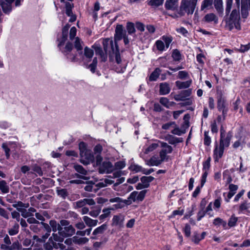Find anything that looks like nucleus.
Wrapping results in <instances>:
<instances>
[{
    "instance_id": "1",
    "label": "nucleus",
    "mask_w": 250,
    "mask_h": 250,
    "mask_svg": "<svg viewBox=\"0 0 250 250\" xmlns=\"http://www.w3.org/2000/svg\"><path fill=\"white\" fill-rule=\"evenodd\" d=\"M126 31L124 30V27L122 25L118 24L115 29L114 42L112 40H110L109 39H105L103 42L104 50L107 52L108 47L111 48L112 54H115V61L118 64L121 63L122 60L117 41L121 40L126 35Z\"/></svg>"
},
{
    "instance_id": "2",
    "label": "nucleus",
    "mask_w": 250,
    "mask_h": 250,
    "mask_svg": "<svg viewBox=\"0 0 250 250\" xmlns=\"http://www.w3.org/2000/svg\"><path fill=\"white\" fill-rule=\"evenodd\" d=\"M80 150V162L84 165H87L94 161V157L92 151L87 149L86 144L81 142L79 145Z\"/></svg>"
},
{
    "instance_id": "3",
    "label": "nucleus",
    "mask_w": 250,
    "mask_h": 250,
    "mask_svg": "<svg viewBox=\"0 0 250 250\" xmlns=\"http://www.w3.org/2000/svg\"><path fill=\"white\" fill-rule=\"evenodd\" d=\"M197 1V0H182L178 13L179 16L175 15V16L181 17L185 13L192 14L195 9Z\"/></svg>"
},
{
    "instance_id": "4",
    "label": "nucleus",
    "mask_w": 250,
    "mask_h": 250,
    "mask_svg": "<svg viewBox=\"0 0 250 250\" xmlns=\"http://www.w3.org/2000/svg\"><path fill=\"white\" fill-rule=\"evenodd\" d=\"M92 48L95 50L96 54L100 56L102 62H105L106 61L107 53L109 54V61L110 62H113L114 58L115 59V54H112V50L111 48L109 47L107 52L104 50L105 53H104L101 47L96 43L92 45Z\"/></svg>"
},
{
    "instance_id": "5",
    "label": "nucleus",
    "mask_w": 250,
    "mask_h": 250,
    "mask_svg": "<svg viewBox=\"0 0 250 250\" xmlns=\"http://www.w3.org/2000/svg\"><path fill=\"white\" fill-rule=\"evenodd\" d=\"M232 137V133L231 132L229 131L228 133L221 127L220 129V145L225 147H227L229 146L230 141Z\"/></svg>"
},
{
    "instance_id": "6",
    "label": "nucleus",
    "mask_w": 250,
    "mask_h": 250,
    "mask_svg": "<svg viewBox=\"0 0 250 250\" xmlns=\"http://www.w3.org/2000/svg\"><path fill=\"white\" fill-rule=\"evenodd\" d=\"M162 148L159 152L160 156L162 157L167 162L169 160V156L167 155L168 154L171 153L173 151L172 146L168 145L167 143L158 141Z\"/></svg>"
},
{
    "instance_id": "7",
    "label": "nucleus",
    "mask_w": 250,
    "mask_h": 250,
    "mask_svg": "<svg viewBox=\"0 0 250 250\" xmlns=\"http://www.w3.org/2000/svg\"><path fill=\"white\" fill-rule=\"evenodd\" d=\"M114 169L112 164L108 161L103 162L98 168L99 172L101 174L110 173L113 171Z\"/></svg>"
},
{
    "instance_id": "8",
    "label": "nucleus",
    "mask_w": 250,
    "mask_h": 250,
    "mask_svg": "<svg viewBox=\"0 0 250 250\" xmlns=\"http://www.w3.org/2000/svg\"><path fill=\"white\" fill-rule=\"evenodd\" d=\"M240 20V15H239V9H233L230 14L229 22H230V24H234L235 27L237 29H240V26L239 23V21Z\"/></svg>"
},
{
    "instance_id": "9",
    "label": "nucleus",
    "mask_w": 250,
    "mask_h": 250,
    "mask_svg": "<svg viewBox=\"0 0 250 250\" xmlns=\"http://www.w3.org/2000/svg\"><path fill=\"white\" fill-rule=\"evenodd\" d=\"M125 216L122 214L114 215L112 218V226H115L119 230L124 227Z\"/></svg>"
},
{
    "instance_id": "10",
    "label": "nucleus",
    "mask_w": 250,
    "mask_h": 250,
    "mask_svg": "<svg viewBox=\"0 0 250 250\" xmlns=\"http://www.w3.org/2000/svg\"><path fill=\"white\" fill-rule=\"evenodd\" d=\"M165 161L166 160L162 157L154 155L146 162V164L149 166H158Z\"/></svg>"
},
{
    "instance_id": "11",
    "label": "nucleus",
    "mask_w": 250,
    "mask_h": 250,
    "mask_svg": "<svg viewBox=\"0 0 250 250\" xmlns=\"http://www.w3.org/2000/svg\"><path fill=\"white\" fill-rule=\"evenodd\" d=\"M75 233V229L71 225L65 227H61V230H59V234L62 237L71 236Z\"/></svg>"
},
{
    "instance_id": "12",
    "label": "nucleus",
    "mask_w": 250,
    "mask_h": 250,
    "mask_svg": "<svg viewBox=\"0 0 250 250\" xmlns=\"http://www.w3.org/2000/svg\"><path fill=\"white\" fill-rule=\"evenodd\" d=\"M108 225L106 223L103 224L101 226L95 229L92 232V236L91 238L92 239H97L98 237L104 233L107 229Z\"/></svg>"
},
{
    "instance_id": "13",
    "label": "nucleus",
    "mask_w": 250,
    "mask_h": 250,
    "mask_svg": "<svg viewBox=\"0 0 250 250\" xmlns=\"http://www.w3.org/2000/svg\"><path fill=\"white\" fill-rule=\"evenodd\" d=\"M73 7V3L70 2H65V13L67 16L70 17L69 21L71 22L75 21L76 20V16L73 14L72 10Z\"/></svg>"
},
{
    "instance_id": "14",
    "label": "nucleus",
    "mask_w": 250,
    "mask_h": 250,
    "mask_svg": "<svg viewBox=\"0 0 250 250\" xmlns=\"http://www.w3.org/2000/svg\"><path fill=\"white\" fill-rule=\"evenodd\" d=\"M191 92L192 89L190 88L181 91L179 94L175 95L174 98L177 101H184L191 95Z\"/></svg>"
},
{
    "instance_id": "15",
    "label": "nucleus",
    "mask_w": 250,
    "mask_h": 250,
    "mask_svg": "<svg viewBox=\"0 0 250 250\" xmlns=\"http://www.w3.org/2000/svg\"><path fill=\"white\" fill-rule=\"evenodd\" d=\"M165 139L171 145H176L177 143L183 142L182 138H177L170 134H168L166 136Z\"/></svg>"
},
{
    "instance_id": "16",
    "label": "nucleus",
    "mask_w": 250,
    "mask_h": 250,
    "mask_svg": "<svg viewBox=\"0 0 250 250\" xmlns=\"http://www.w3.org/2000/svg\"><path fill=\"white\" fill-rule=\"evenodd\" d=\"M165 6L167 10H175L178 7V0H167Z\"/></svg>"
},
{
    "instance_id": "17",
    "label": "nucleus",
    "mask_w": 250,
    "mask_h": 250,
    "mask_svg": "<svg viewBox=\"0 0 250 250\" xmlns=\"http://www.w3.org/2000/svg\"><path fill=\"white\" fill-rule=\"evenodd\" d=\"M170 88L167 83H162L160 84L159 93L161 95H167L169 93Z\"/></svg>"
},
{
    "instance_id": "18",
    "label": "nucleus",
    "mask_w": 250,
    "mask_h": 250,
    "mask_svg": "<svg viewBox=\"0 0 250 250\" xmlns=\"http://www.w3.org/2000/svg\"><path fill=\"white\" fill-rule=\"evenodd\" d=\"M70 27V25L69 24H66L62 29V38L60 42L58 44V46L63 44L66 41L67 38V34L68 31Z\"/></svg>"
},
{
    "instance_id": "19",
    "label": "nucleus",
    "mask_w": 250,
    "mask_h": 250,
    "mask_svg": "<svg viewBox=\"0 0 250 250\" xmlns=\"http://www.w3.org/2000/svg\"><path fill=\"white\" fill-rule=\"evenodd\" d=\"M51 244L53 249H59V250H75L73 248H68L67 249H65L66 247L62 243L56 242L52 239L51 240Z\"/></svg>"
},
{
    "instance_id": "20",
    "label": "nucleus",
    "mask_w": 250,
    "mask_h": 250,
    "mask_svg": "<svg viewBox=\"0 0 250 250\" xmlns=\"http://www.w3.org/2000/svg\"><path fill=\"white\" fill-rule=\"evenodd\" d=\"M83 219L86 226L90 228L97 226L98 223V220L92 219L87 216H83Z\"/></svg>"
},
{
    "instance_id": "21",
    "label": "nucleus",
    "mask_w": 250,
    "mask_h": 250,
    "mask_svg": "<svg viewBox=\"0 0 250 250\" xmlns=\"http://www.w3.org/2000/svg\"><path fill=\"white\" fill-rule=\"evenodd\" d=\"M137 191H134L132 192L127 199L124 200L123 203L127 205H129L131 204L132 202L137 201Z\"/></svg>"
},
{
    "instance_id": "22",
    "label": "nucleus",
    "mask_w": 250,
    "mask_h": 250,
    "mask_svg": "<svg viewBox=\"0 0 250 250\" xmlns=\"http://www.w3.org/2000/svg\"><path fill=\"white\" fill-rule=\"evenodd\" d=\"M191 83V80H189L185 82L177 81L175 82L176 86L180 89L189 87Z\"/></svg>"
},
{
    "instance_id": "23",
    "label": "nucleus",
    "mask_w": 250,
    "mask_h": 250,
    "mask_svg": "<svg viewBox=\"0 0 250 250\" xmlns=\"http://www.w3.org/2000/svg\"><path fill=\"white\" fill-rule=\"evenodd\" d=\"M9 187L7 182L3 180H0V190L3 193H7L9 191Z\"/></svg>"
},
{
    "instance_id": "24",
    "label": "nucleus",
    "mask_w": 250,
    "mask_h": 250,
    "mask_svg": "<svg viewBox=\"0 0 250 250\" xmlns=\"http://www.w3.org/2000/svg\"><path fill=\"white\" fill-rule=\"evenodd\" d=\"M161 71V70L159 68H155L149 76V80L151 82L156 81L159 77Z\"/></svg>"
},
{
    "instance_id": "25",
    "label": "nucleus",
    "mask_w": 250,
    "mask_h": 250,
    "mask_svg": "<svg viewBox=\"0 0 250 250\" xmlns=\"http://www.w3.org/2000/svg\"><path fill=\"white\" fill-rule=\"evenodd\" d=\"M249 208H250V203L245 200L240 205L238 213H244L245 211H247Z\"/></svg>"
},
{
    "instance_id": "26",
    "label": "nucleus",
    "mask_w": 250,
    "mask_h": 250,
    "mask_svg": "<svg viewBox=\"0 0 250 250\" xmlns=\"http://www.w3.org/2000/svg\"><path fill=\"white\" fill-rule=\"evenodd\" d=\"M160 103L167 108L174 105L175 103L173 102H169L168 99L166 97H162L160 99Z\"/></svg>"
},
{
    "instance_id": "27",
    "label": "nucleus",
    "mask_w": 250,
    "mask_h": 250,
    "mask_svg": "<svg viewBox=\"0 0 250 250\" xmlns=\"http://www.w3.org/2000/svg\"><path fill=\"white\" fill-rule=\"evenodd\" d=\"M204 20L208 22L214 21V23H217L218 22V18L213 13H209L205 15Z\"/></svg>"
},
{
    "instance_id": "28",
    "label": "nucleus",
    "mask_w": 250,
    "mask_h": 250,
    "mask_svg": "<svg viewBox=\"0 0 250 250\" xmlns=\"http://www.w3.org/2000/svg\"><path fill=\"white\" fill-rule=\"evenodd\" d=\"M73 242L78 245H83L86 243L89 239L86 237H79L77 236H74L72 238Z\"/></svg>"
},
{
    "instance_id": "29",
    "label": "nucleus",
    "mask_w": 250,
    "mask_h": 250,
    "mask_svg": "<svg viewBox=\"0 0 250 250\" xmlns=\"http://www.w3.org/2000/svg\"><path fill=\"white\" fill-rule=\"evenodd\" d=\"M214 4L218 13L222 14L224 11L222 0H214Z\"/></svg>"
},
{
    "instance_id": "30",
    "label": "nucleus",
    "mask_w": 250,
    "mask_h": 250,
    "mask_svg": "<svg viewBox=\"0 0 250 250\" xmlns=\"http://www.w3.org/2000/svg\"><path fill=\"white\" fill-rule=\"evenodd\" d=\"M82 43H83V42H82L78 37H76L75 38L74 47L77 49L80 55H82L83 53V46L82 45Z\"/></svg>"
},
{
    "instance_id": "31",
    "label": "nucleus",
    "mask_w": 250,
    "mask_h": 250,
    "mask_svg": "<svg viewBox=\"0 0 250 250\" xmlns=\"http://www.w3.org/2000/svg\"><path fill=\"white\" fill-rule=\"evenodd\" d=\"M49 225L51 230L54 232H56L57 230L59 232V230H61V227L60 226V225H59V223H58L55 220H50Z\"/></svg>"
},
{
    "instance_id": "32",
    "label": "nucleus",
    "mask_w": 250,
    "mask_h": 250,
    "mask_svg": "<svg viewBox=\"0 0 250 250\" xmlns=\"http://www.w3.org/2000/svg\"><path fill=\"white\" fill-rule=\"evenodd\" d=\"M190 118V116L189 114H187L185 115L184 118H183L184 122L182 125L181 128V129H185V130L186 131L187 129L188 128V127L189 126V121Z\"/></svg>"
},
{
    "instance_id": "33",
    "label": "nucleus",
    "mask_w": 250,
    "mask_h": 250,
    "mask_svg": "<svg viewBox=\"0 0 250 250\" xmlns=\"http://www.w3.org/2000/svg\"><path fill=\"white\" fill-rule=\"evenodd\" d=\"M154 179L152 176H143L141 178V182L145 184V188H148L149 186V183Z\"/></svg>"
},
{
    "instance_id": "34",
    "label": "nucleus",
    "mask_w": 250,
    "mask_h": 250,
    "mask_svg": "<svg viewBox=\"0 0 250 250\" xmlns=\"http://www.w3.org/2000/svg\"><path fill=\"white\" fill-rule=\"evenodd\" d=\"M12 206L17 208H26L29 207V203H23L21 201H16L12 205Z\"/></svg>"
},
{
    "instance_id": "35",
    "label": "nucleus",
    "mask_w": 250,
    "mask_h": 250,
    "mask_svg": "<svg viewBox=\"0 0 250 250\" xmlns=\"http://www.w3.org/2000/svg\"><path fill=\"white\" fill-rule=\"evenodd\" d=\"M20 226L18 223H15L12 227L9 229L8 233L10 235H15L18 233L19 231Z\"/></svg>"
},
{
    "instance_id": "36",
    "label": "nucleus",
    "mask_w": 250,
    "mask_h": 250,
    "mask_svg": "<svg viewBox=\"0 0 250 250\" xmlns=\"http://www.w3.org/2000/svg\"><path fill=\"white\" fill-rule=\"evenodd\" d=\"M173 128V129L171 131V133L173 134L180 136L182 134H185L186 133L185 129H181L176 124Z\"/></svg>"
},
{
    "instance_id": "37",
    "label": "nucleus",
    "mask_w": 250,
    "mask_h": 250,
    "mask_svg": "<svg viewBox=\"0 0 250 250\" xmlns=\"http://www.w3.org/2000/svg\"><path fill=\"white\" fill-rule=\"evenodd\" d=\"M74 168L77 172L84 176L87 174V170H85L81 165L78 164L75 165L74 166Z\"/></svg>"
},
{
    "instance_id": "38",
    "label": "nucleus",
    "mask_w": 250,
    "mask_h": 250,
    "mask_svg": "<svg viewBox=\"0 0 250 250\" xmlns=\"http://www.w3.org/2000/svg\"><path fill=\"white\" fill-rule=\"evenodd\" d=\"M126 28L128 34L132 35L135 33L136 30L133 23L131 22H127Z\"/></svg>"
},
{
    "instance_id": "39",
    "label": "nucleus",
    "mask_w": 250,
    "mask_h": 250,
    "mask_svg": "<svg viewBox=\"0 0 250 250\" xmlns=\"http://www.w3.org/2000/svg\"><path fill=\"white\" fill-rule=\"evenodd\" d=\"M129 169L132 171H134L136 173L141 172H143L144 168L141 166L137 165V164H132L129 167Z\"/></svg>"
},
{
    "instance_id": "40",
    "label": "nucleus",
    "mask_w": 250,
    "mask_h": 250,
    "mask_svg": "<svg viewBox=\"0 0 250 250\" xmlns=\"http://www.w3.org/2000/svg\"><path fill=\"white\" fill-rule=\"evenodd\" d=\"M40 224H41L46 231V233L45 234L44 237L47 238L50 235V233L51 231V229L50 225H48L47 223H44L43 222H40Z\"/></svg>"
},
{
    "instance_id": "41",
    "label": "nucleus",
    "mask_w": 250,
    "mask_h": 250,
    "mask_svg": "<svg viewBox=\"0 0 250 250\" xmlns=\"http://www.w3.org/2000/svg\"><path fill=\"white\" fill-rule=\"evenodd\" d=\"M162 40L165 42V46L166 48H168L169 46L170 43L172 42L173 40V38L172 36L169 35H164L161 37Z\"/></svg>"
},
{
    "instance_id": "42",
    "label": "nucleus",
    "mask_w": 250,
    "mask_h": 250,
    "mask_svg": "<svg viewBox=\"0 0 250 250\" xmlns=\"http://www.w3.org/2000/svg\"><path fill=\"white\" fill-rule=\"evenodd\" d=\"M57 193L58 196L65 199L68 195V192L66 189L60 188L57 190Z\"/></svg>"
},
{
    "instance_id": "43",
    "label": "nucleus",
    "mask_w": 250,
    "mask_h": 250,
    "mask_svg": "<svg viewBox=\"0 0 250 250\" xmlns=\"http://www.w3.org/2000/svg\"><path fill=\"white\" fill-rule=\"evenodd\" d=\"M238 219V217H236L234 214L232 215L229 220L228 226L230 228L235 226L237 224Z\"/></svg>"
},
{
    "instance_id": "44",
    "label": "nucleus",
    "mask_w": 250,
    "mask_h": 250,
    "mask_svg": "<svg viewBox=\"0 0 250 250\" xmlns=\"http://www.w3.org/2000/svg\"><path fill=\"white\" fill-rule=\"evenodd\" d=\"M97 63L98 61L97 58H94L92 62L89 65H88L86 67L89 69L92 73H94L95 72Z\"/></svg>"
},
{
    "instance_id": "45",
    "label": "nucleus",
    "mask_w": 250,
    "mask_h": 250,
    "mask_svg": "<svg viewBox=\"0 0 250 250\" xmlns=\"http://www.w3.org/2000/svg\"><path fill=\"white\" fill-rule=\"evenodd\" d=\"M171 56L175 61L179 62L181 60V54L178 49L173 50Z\"/></svg>"
},
{
    "instance_id": "46",
    "label": "nucleus",
    "mask_w": 250,
    "mask_h": 250,
    "mask_svg": "<svg viewBox=\"0 0 250 250\" xmlns=\"http://www.w3.org/2000/svg\"><path fill=\"white\" fill-rule=\"evenodd\" d=\"M241 13L243 18H246L248 16V6L244 2L242 3Z\"/></svg>"
},
{
    "instance_id": "47",
    "label": "nucleus",
    "mask_w": 250,
    "mask_h": 250,
    "mask_svg": "<svg viewBox=\"0 0 250 250\" xmlns=\"http://www.w3.org/2000/svg\"><path fill=\"white\" fill-rule=\"evenodd\" d=\"M224 148L225 147L221 146L220 145L219 148H218L217 146H216L214 150V154L217 157L220 158L223 156Z\"/></svg>"
},
{
    "instance_id": "48",
    "label": "nucleus",
    "mask_w": 250,
    "mask_h": 250,
    "mask_svg": "<svg viewBox=\"0 0 250 250\" xmlns=\"http://www.w3.org/2000/svg\"><path fill=\"white\" fill-rule=\"evenodd\" d=\"M213 223L215 226L222 225L224 228H226L227 226L226 222L219 217L214 219Z\"/></svg>"
},
{
    "instance_id": "49",
    "label": "nucleus",
    "mask_w": 250,
    "mask_h": 250,
    "mask_svg": "<svg viewBox=\"0 0 250 250\" xmlns=\"http://www.w3.org/2000/svg\"><path fill=\"white\" fill-rule=\"evenodd\" d=\"M94 55L93 50L88 47H85L84 49V55L88 59L92 58Z\"/></svg>"
},
{
    "instance_id": "50",
    "label": "nucleus",
    "mask_w": 250,
    "mask_h": 250,
    "mask_svg": "<svg viewBox=\"0 0 250 250\" xmlns=\"http://www.w3.org/2000/svg\"><path fill=\"white\" fill-rule=\"evenodd\" d=\"M21 248V245L18 241L14 242L11 245H9V250H20Z\"/></svg>"
},
{
    "instance_id": "51",
    "label": "nucleus",
    "mask_w": 250,
    "mask_h": 250,
    "mask_svg": "<svg viewBox=\"0 0 250 250\" xmlns=\"http://www.w3.org/2000/svg\"><path fill=\"white\" fill-rule=\"evenodd\" d=\"M18 211L21 212V215L25 218L33 216V214H31L25 208H18Z\"/></svg>"
},
{
    "instance_id": "52",
    "label": "nucleus",
    "mask_w": 250,
    "mask_h": 250,
    "mask_svg": "<svg viewBox=\"0 0 250 250\" xmlns=\"http://www.w3.org/2000/svg\"><path fill=\"white\" fill-rule=\"evenodd\" d=\"M217 107L220 111H222L223 114L225 113V101L222 98L218 100Z\"/></svg>"
},
{
    "instance_id": "53",
    "label": "nucleus",
    "mask_w": 250,
    "mask_h": 250,
    "mask_svg": "<svg viewBox=\"0 0 250 250\" xmlns=\"http://www.w3.org/2000/svg\"><path fill=\"white\" fill-rule=\"evenodd\" d=\"M159 146V144L158 143H153L151 144L146 149L145 153L148 154V153L152 152L154 150L156 149Z\"/></svg>"
},
{
    "instance_id": "54",
    "label": "nucleus",
    "mask_w": 250,
    "mask_h": 250,
    "mask_svg": "<svg viewBox=\"0 0 250 250\" xmlns=\"http://www.w3.org/2000/svg\"><path fill=\"white\" fill-rule=\"evenodd\" d=\"M155 45L158 50L163 51L165 50V45L161 40H157L155 42Z\"/></svg>"
},
{
    "instance_id": "55",
    "label": "nucleus",
    "mask_w": 250,
    "mask_h": 250,
    "mask_svg": "<svg viewBox=\"0 0 250 250\" xmlns=\"http://www.w3.org/2000/svg\"><path fill=\"white\" fill-rule=\"evenodd\" d=\"M32 170L39 174V176H42L43 175V172L42 168L37 164H34L32 166Z\"/></svg>"
},
{
    "instance_id": "56",
    "label": "nucleus",
    "mask_w": 250,
    "mask_h": 250,
    "mask_svg": "<svg viewBox=\"0 0 250 250\" xmlns=\"http://www.w3.org/2000/svg\"><path fill=\"white\" fill-rule=\"evenodd\" d=\"M164 0H150L148 4L152 6L158 7L161 5L164 2Z\"/></svg>"
},
{
    "instance_id": "57",
    "label": "nucleus",
    "mask_w": 250,
    "mask_h": 250,
    "mask_svg": "<svg viewBox=\"0 0 250 250\" xmlns=\"http://www.w3.org/2000/svg\"><path fill=\"white\" fill-rule=\"evenodd\" d=\"M146 192H147V190L146 189L143 190L139 192L137 191V201H138V202L142 201L144 200V199L146 196Z\"/></svg>"
},
{
    "instance_id": "58",
    "label": "nucleus",
    "mask_w": 250,
    "mask_h": 250,
    "mask_svg": "<svg viewBox=\"0 0 250 250\" xmlns=\"http://www.w3.org/2000/svg\"><path fill=\"white\" fill-rule=\"evenodd\" d=\"M125 166V163L123 161H120L116 162L114 165V168L117 170H120L124 168Z\"/></svg>"
},
{
    "instance_id": "59",
    "label": "nucleus",
    "mask_w": 250,
    "mask_h": 250,
    "mask_svg": "<svg viewBox=\"0 0 250 250\" xmlns=\"http://www.w3.org/2000/svg\"><path fill=\"white\" fill-rule=\"evenodd\" d=\"M60 234L58 235L57 233H53L51 237L49 238H52V240L58 242L59 243H62L63 241V238L62 237Z\"/></svg>"
},
{
    "instance_id": "60",
    "label": "nucleus",
    "mask_w": 250,
    "mask_h": 250,
    "mask_svg": "<svg viewBox=\"0 0 250 250\" xmlns=\"http://www.w3.org/2000/svg\"><path fill=\"white\" fill-rule=\"evenodd\" d=\"M74 207L75 208H83L85 206V202L84 199L79 200L74 203Z\"/></svg>"
},
{
    "instance_id": "61",
    "label": "nucleus",
    "mask_w": 250,
    "mask_h": 250,
    "mask_svg": "<svg viewBox=\"0 0 250 250\" xmlns=\"http://www.w3.org/2000/svg\"><path fill=\"white\" fill-rule=\"evenodd\" d=\"M223 178L227 184H230L232 181V178L228 172H224Z\"/></svg>"
},
{
    "instance_id": "62",
    "label": "nucleus",
    "mask_w": 250,
    "mask_h": 250,
    "mask_svg": "<svg viewBox=\"0 0 250 250\" xmlns=\"http://www.w3.org/2000/svg\"><path fill=\"white\" fill-rule=\"evenodd\" d=\"M107 241V239L106 238H104L100 242H95L93 243V247L96 248H100L103 245L105 244Z\"/></svg>"
},
{
    "instance_id": "63",
    "label": "nucleus",
    "mask_w": 250,
    "mask_h": 250,
    "mask_svg": "<svg viewBox=\"0 0 250 250\" xmlns=\"http://www.w3.org/2000/svg\"><path fill=\"white\" fill-rule=\"evenodd\" d=\"M233 0H226V14L229 15L232 4Z\"/></svg>"
},
{
    "instance_id": "64",
    "label": "nucleus",
    "mask_w": 250,
    "mask_h": 250,
    "mask_svg": "<svg viewBox=\"0 0 250 250\" xmlns=\"http://www.w3.org/2000/svg\"><path fill=\"white\" fill-rule=\"evenodd\" d=\"M9 212H8L4 208L0 207V216L8 220L9 218Z\"/></svg>"
}]
</instances>
